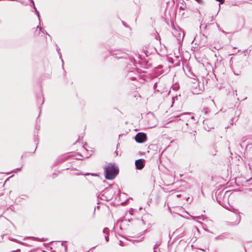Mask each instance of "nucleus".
Masks as SVG:
<instances>
[{
  "instance_id": "aec40b11",
  "label": "nucleus",
  "mask_w": 252,
  "mask_h": 252,
  "mask_svg": "<svg viewBox=\"0 0 252 252\" xmlns=\"http://www.w3.org/2000/svg\"><path fill=\"white\" fill-rule=\"evenodd\" d=\"M198 3H201L202 2V0H195Z\"/></svg>"
},
{
  "instance_id": "393cba45",
  "label": "nucleus",
  "mask_w": 252,
  "mask_h": 252,
  "mask_svg": "<svg viewBox=\"0 0 252 252\" xmlns=\"http://www.w3.org/2000/svg\"><path fill=\"white\" fill-rule=\"evenodd\" d=\"M175 97H173V98H172V100H173L172 103H174V100H175Z\"/></svg>"
},
{
  "instance_id": "f03ea898",
  "label": "nucleus",
  "mask_w": 252,
  "mask_h": 252,
  "mask_svg": "<svg viewBox=\"0 0 252 252\" xmlns=\"http://www.w3.org/2000/svg\"><path fill=\"white\" fill-rule=\"evenodd\" d=\"M114 194L115 189L110 187L102 191L98 195V197L102 200L109 201L113 198Z\"/></svg>"
},
{
  "instance_id": "dca6fc26",
  "label": "nucleus",
  "mask_w": 252,
  "mask_h": 252,
  "mask_svg": "<svg viewBox=\"0 0 252 252\" xmlns=\"http://www.w3.org/2000/svg\"><path fill=\"white\" fill-rule=\"evenodd\" d=\"M189 113H187V114H183V115H181V116H180V117H182V119H180V120H183V119H185V116H186V115H189Z\"/></svg>"
},
{
  "instance_id": "39448f33",
  "label": "nucleus",
  "mask_w": 252,
  "mask_h": 252,
  "mask_svg": "<svg viewBox=\"0 0 252 252\" xmlns=\"http://www.w3.org/2000/svg\"><path fill=\"white\" fill-rule=\"evenodd\" d=\"M144 161L143 159H139L135 161V164L137 169L141 170L144 167Z\"/></svg>"
},
{
  "instance_id": "2eb2a0df",
  "label": "nucleus",
  "mask_w": 252,
  "mask_h": 252,
  "mask_svg": "<svg viewBox=\"0 0 252 252\" xmlns=\"http://www.w3.org/2000/svg\"><path fill=\"white\" fill-rule=\"evenodd\" d=\"M201 91H202L201 90L197 91V90H194L193 91V93H194V94H200V93H201Z\"/></svg>"
},
{
  "instance_id": "6ab92c4d",
  "label": "nucleus",
  "mask_w": 252,
  "mask_h": 252,
  "mask_svg": "<svg viewBox=\"0 0 252 252\" xmlns=\"http://www.w3.org/2000/svg\"><path fill=\"white\" fill-rule=\"evenodd\" d=\"M217 1L220 2V3H223L224 2V0H216Z\"/></svg>"
},
{
  "instance_id": "c85d7f7f",
  "label": "nucleus",
  "mask_w": 252,
  "mask_h": 252,
  "mask_svg": "<svg viewBox=\"0 0 252 252\" xmlns=\"http://www.w3.org/2000/svg\"><path fill=\"white\" fill-rule=\"evenodd\" d=\"M191 119H194V117H193V116H192V117H191Z\"/></svg>"
},
{
  "instance_id": "9d476101",
  "label": "nucleus",
  "mask_w": 252,
  "mask_h": 252,
  "mask_svg": "<svg viewBox=\"0 0 252 252\" xmlns=\"http://www.w3.org/2000/svg\"><path fill=\"white\" fill-rule=\"evenodd\" d=\"M230 211L236 214H238L240 213V212L238 211V210L236 209H234L232 207L231 208V209H229Z\"/></svg>"
},
{
  "instance_id": "0eeeda50",
  "label": "nucleus",
  "mask_w": 252,
  "mask_h": 252,
  "mask_svg": "<svg viewBox=\"0 0 252 252\" xmlns=\"http://www.w3.org/2000/svg\"><path fill=\"white\" fill-rule=\"evenodd\" d=\"M133 75H136V73L134 71H130L128 72V73L127 75V77L131 79V80H134L136 79V76H133Z\"/></svg>"
},
{
  "instance_id": "f257e3e1",
  "label": "nucleus",
  "mask_w": 252,
  "mask_h": 252,
  "mask_svg": "<svg viewBox=\"0 0 252 252\" xmlns=\"http://www.w3.org/2000/svg\"><path fill=\"white\" fill-rule=\"evenodd\" d=\"M119 173V169L114 164H109L105 169V177L107 180H113Z\"/></svg>"
},
{
  "instance_id": "4468645a",
  "label": "nucleus",
  "mask_w": 252,
  "mask_h": 252,
  "mask_svg": "<svg viewBox=\"0 0 252 252\" xmlns=\"http://www.w3.org/2000/svg\"><path fill=\"white\" fill-rule=\"evenodd\" d=\"M203 111L205 114H207L208 113V112H209V109L208 108H204Z\"/></svg>"
},
{
  "instance_id": "ddd939ff",
  "label": "nucleus",
  "mask_w": 252,
  "mask_h": 252,
  "mask_svg": "<svg viewBox=\"0 0 252 252\" xmlns=\"http://www.w3.org/2000/svg\"><path fill=\"white\" fill-rule=\"evenodd\" d=\"M37 28H39L40 31L42 32L43 33H44V32L47 34H48L49 36H50L49 34H48L47 32L41 27H39V26H37Z\"/></svg>"
},
{
  "instance_id": "a211bd4d",
  "label": "nucleus",
  "mask_w": 252,
  "mask_h": 252,
  "mask_svg": "<svg viewBox=\"0 0 252 252\" xmlns=\"http://www.w3.org/2000/svg\"><path fill=\"white\" fill-rule=\"evenodd\" d=\"M119 244L121 246H124L123 243L122 241H119Z\"/></svg>"
},
{
  "instance_id": "20e7f679",
  "label": "nucleus",
  "mask_w": 252,
  "mask_h": 252,
  "mask_svg": "<svg viewBox=\"0 0 252 252\" xmlns=\"http://www.w3.org/2000/svg\"><path fill=\"white\" fill-rule=\"evenodd\" d=\"M174 36L177 38L178 41H181L183 39L184 36V32L181 30L179 31H176L173 33Z\"/></svg>"
},
{
  "instance_id": "5701e85b",
  "label": "nucleus",
  "mask_w": 252,
  "mask_h": 252,
  "mask_svg": "<svg viewBox=\"0 0 252 252\" xmlns=\"http://www.w3.org/2000/svg\"><path fill=\"white\" fill-rule=\"evenodd\" d=\"M20 252V249H17L16 251H13V252Z\"/></svg>"
},
{
  "instance_id": "7ed1b4c3",
  "label": "nucleus",
  "mask_w": 252,
  "mask_h": 252,
  "mask_svg": "<svg viewBox=\"0 0 252 252\" xmlns=\"http://www.w3.org/2000/svg\"><path fill=\"white\" fill-rule=\"evenodd\" d=\"M146 138L147 136L146 134L142 132L138 133L135 137V141L139 143H143L146 141Z\"/></svg>"
},
{
  "instance_id": "9b49d317",
  "label": "nucleus",
  "mask_w": 252,
  "mask_h": 252,
  "mask_svg": "<svg viewBox=\"0 0 252 252\" xmlns=\"http://www.w3.org/2000/svg\"><path fill=\"white\" fill-rule=\"evenodd\" d=\"M57 50L58 51V54L60 55V58L62 60V62L63 63V60L62 59V54H61V53L60 52V49L59 47H58L57 49Z\"/></svg>"
},
{
  "instance_id": "6e6552de",
  "label": "nucleus",
  "mask_w": 252,
  "mask_h": 252,
  "mask_svg": "<svg viewBox=\"0 0 252 252\" xmlns=\"http://www.w3.org/2000/svg\"><path fill=\"white\" fill-rule=\"evenodd\" d=\"M31 2L33 4V8L35 10V12L36 13V14L37 15L38 18V20H39V24L40 23V15H39V13L38 12V11L37 10L35 5H34V1H33V0H31Z\"/></svg>"
},
{
  "instance_id": "412c9836",
  "label": "nucleus",
  "mask_w": 252,
  "mask_h": 252,
  "mask_svg": "<svg viewBox=\"0 0 252 252\" xmlns=\"http://www.w3.org/2000/svg\"><path fill=\"white\" fill-rule=\"evenodd\" d=\"M202 218L201 216H197V217H196L195 218H197L198 219H201ZM195 218V217L193 218V219Z\"/></svg>"
},
{
  "instance_id": "1a4fd4ad",
  "label": "nucleus",
  "mask_w": 252,
  "mask_h": 252,
  "mask_svg": "<svg viewBox=\"0 0 252 252\" xmlns=\"http://www.w3.org/2000/svg\"><path fill=\"white\" fill-rule=\"evenodd\" d=\"M31 2L33 4V8L35 10V12L36 13V14L37 15L38 18V20H39V24L40 23V15H39V13L38 12V11L37 10L35 5H34V1H33V0H31Z\"/></svg>"
},
{
  "instance_id": "bb28decb",
  "label": "nucleus",
  "mask_w": 252,
  "mask_h": 252,
  "mask_svg": "<svg viewBox=\"0 0 252 252\" xmlns=\"http://www.w3.org/2000/svg\"><path fill=\"white\" fill-rule=\"evenodd\" d=\"M12 241H13L14 242H18V241L16 240H15V239H12Z\"/></svg>"
},
{
  "instance_id": "a878e982",
  "label": "nucleus",
  "mask_w": 252,
  "mask_h": 252,
  "mask_svg": "<svg viewBox=\"0 0 252 252\" xmlns=\"http://www.w3.org/2000/svg\"><path fill=\"white\" fill-rule=\"evenodd\" d=\"M181 196V195L180 194H177V197H180Z\"/></svg>"
},
{
  "instance_id": "cd10ccee",
  "label": "nucleus",
  "mask_w": 252,
  "mask_h": 252,
  "mask_svg": "<svg viewBox=\"0 0 252 252\" xmlns=\"http://www.w3.org/2000/svg\"><path fill=\"white\" fill-rule=\"evenodd\" d=\"M142 221L143 222V224H145V221H144L143 220H142Z\"/></svg>"
},
{
  "instance_id": "423d86ee",
  "label": "nucleus",
  "mask_w": 252,
  "mask_h": 252,
  "mask_svg": "<svg viewBox=\"0 0 252 252\" xmlns=\"http://www.w3.org/2000/svg\"><path fill=\"white\" fill-rule=\"evenodd\" d=\"M103 233L105 235V239L106 240V242H108L109 241V229L106 227L103 229Z\"/></svg>"
},
{
  "instance_id": "b1692460",
  "label": "nucleus",
  "mask_w": 252,
  "mask_h": 252,
  "mask_svg": "<svg viewBox=\"0 0 252 252\" xmlns=\"http://www.w3.org/2000/svg\"><path fill=\"white\" fill-rule=\"evenodd\" d=\"M221 239V236H218L216 238V239Z\"/></svg>"
},
{
  "instance_id": "f3484780",
  "label": "nucleus",
  "mask_w": 252,
  "mask_h": 252,
  "mask_svg": "<svg viewBox=\"0 0 252 252\" xmlns=\"http://www.w3.org/2000/svg\"><path fill=\"white\" fill-rule=\"evenodd\" d=\"M21 169V168H17L13 170V172H16L17 171H20Z\"/></svg>"
},
{
  "instance_id": "c756f323",
  "label": "nucleus",
  "mask_w": 252,
  "mask_h": 252,
  "mask_svg": "<svg viewBox=\"0 0 252 252\" xmlns=\"http://www.w3.org/2000/svg\"><path fill=\"white\" fill-rule=\"evenodd\" d=\"M122 57H123V56H122V57H119L118 58H122Z\"/></svg>"
},
{
  "instance_id": "f8f14e48",
  "label": "nucleus",
  "mask_w": 252,
  "mask_h": 252,
  "mask_svg": "<svg viewBox=\"0 0 252 252\" xmlns=\"http://www.w3.org/2000/svg\"><path fill=\"white\" fill-rule=\"evenodd\" d=\"M241 220V216L239 215H237V221H236V224H238L239 223Z\"/></svg>"
},
{
  "instance_id": "4be33fe9",
  "label": "nucleus",
  "mask_w": 252,
  "mask_h": 252,
  "mask_svg": "<svg viewBox=\"0 0 252 252\" xmlns=\"http://www.w3.org/2000/svg\"><path fill=\"white\" fill-rule=\"evenodd\" d=\"M195 230L197 231L198 233H199V230L197 227H195Z\"/></svg>"
}]
</instances>
